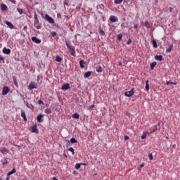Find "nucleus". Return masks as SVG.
I'll return each instance as SVG.
<instances>
[{
  "label": "nucleus",
  "mask_w": 180,
  "mask_h": 180,
  "mask_svg": "<svg viewBox=\"0 0 180 180\" xmlns=\"http://www.w3.org/2000/svg\"><path fill=\"white\" fill-rule=\"evenodd\" d=\"M66 46L68 48V50L70 53V55L72 56L73 57H75V47L70 45L68 42H66Z\"/></svg>",
  "instance_id": "1"
},
{
  "label": "nucleus",
  "mask_w": 180,
  "mask_h": 180,
  "mask_svg": "<svg viewBox=\"0 0 180 180\" xmlns=\"http://www.w3.org/2000/svg\"><path fill=\"white\" fill-rule=\"evenodd\" d=\"M37 86H39L37 83L34 82H31L30 85L27 86V89L29 91H33V89H37Z\"/></svg>",
  "instance_id": "2"
},
{
  "label": "nucleus",
  "mask_w": 180,
  "mask_h": 180,
  "mask_svg": "<svg viewBox=\"0 0 180 180\" xmlns=\"http://www.w3.org/2000/svg\"><path fill=\"white\" fill-rule=\"evenodd\" d=\"M133 95H134V89L124 93V96H127L128 98H131V96H133Z\"/></svg>",
  "instance_id": "3"
},
{
  "label": "nucleus",
  "mask_w": 180,
  "mask_h": 180,
  "mask_svg": "<svg viewBox=\"0 0 180 180\" xmlns=\"http://www.w3.org/2000/svg\"><path fill=\"white\" fill-rule=\"evenodd\" d=\"M34 27L36 29H40V25L39 24V19L37 18V15H34Z\"/></svg>",
  "instance_id": "4"
},
{
  "label": "nucleus",
  "mask_w": 180,
  "mask_h": 180,
  "mask_svg": "<svg viewBox=\"0 0 180 180\" xmlns=\"http://www.w3.org/2000/svg\"><path fill=\"white\" fill-rule=\"evenodd\" d=\"M45 19L49 22V23L53 24L54 23V19L53 18L50 17L48 14L45 15Z\"/></svg>",
  "instance_id": "5"
},
{
  "label": "nucleus",
  "mask_w": 180,
  "mask_h": 180,
  "mask_svg": "<svg viewBox=\"0 0 180 180\" xmlns=\"http://www.w3.org/2000/svg\"><path fill=\"white\" fill-rule=\"evenodd\" d=\"M9 91H10L9 87L6 86H4L3 88L2 95H4V96H5V95H8V94L9 93Z\"/></svg>",
  "instance_id": "6"
},
{
  "label": "nucleus",
  "mask_w": 180,
  "mask_h": 180,
  "mask_svg": "<svg viewBox=\"0 0 180 180\" xmlns=\"http://www.w3.org/2000/svg\"><path fill=\"white\" fill-rule=\"evenodd\" d=\"M61 89H63V91L65 90L68 91V89H70V84L66 83L62 85Z\"/></svg>",
  "instance_id": "7"
},
{
  "label": "nucleus",
  "mask_w": 180,
  "mask_h": 180,
  "mask_svg": "<svg viewBox=\"0 0 180 180\" xmlns=\"http://www.w3.org/2000/svg\"><path fill=\"white\" fill-rule=\"evenodd\" d=\"M32 40L34 41V43H36L37 44H40V43H41V40L39 39L37 37H33L32 38Z\"/></svg>",
  "instance_id": "8"
},
{
  "label": "nucleus",
  "mask_w": 180,
  "mask_h": 180,
  "mask_svg": "<svg viewBox=\"0 0 180 180\" xmlns=\"http://www.w3.org/2000/svg\"><path fill=\"white\" fill-rule=\"evenodd\" d=\"M0 152H1L2 154H8V153H9V150L6 149V148H0Z\"/></svg>",
  "instance_id": "9"
},
{
  "label": "nucleus",
  "mask_w": 180,
  "mask_h": 180,
  "mask_svg": "<svg viewBox=\"0 0 180 180\" xmlns=\"http://www.w3.org/2000/svg\"><path fill=\"white\" fill-rule=\"evenodd\" d=\"M21 117L24 119L25 122H27V118L26 117V113L23 110L21 111Z\"/></svg>",
  "instance_id": "10"
},
{
  "label": "nucleus",
  "mask_w": 180,
  "mask_h": 180,
  "mask_svg": "<svg viewBox=\"0 0 180 180\" xmlns=\"http://www.w3.org/2000/svg\"><path fill=\"white\" fill-rule=\"evenodd\" d=\"M37 122H39V123H42V122H44L43 115H38L37 117Z\"/></svg>",
  "instance_id": "11"
},
{
  "label": "nucleus",
  "mask_w": 180,
  "mask_h": 180,
  "mask_svg": "<svg viewBox=\"0 0 180 180\" xmlns=\"http://www.w3.org/2000/svg\"><path fill=\"white\" fill-rule=\"evenodd\" d=\"M110 22H112V23H115L116 22H117V18H116L115 16L112 15V16L110 17Z\"/></svg>",
  "instance_id": "12"
},
{
  "label": "nucleus",
  "mask_w": 180,
  "mask_h": 180,
  "mask_svg": "<svg viewBox=\"0 0 180 180\" xmlns=\"http://www.w3.org/2000/svg\"><path fill=\"white\" fill-rule=\"evenodd\" d=\"M32 130V133H39V130H37V125H34L31 127Z\"/></svg>",
  "instance_id": "13"
},
{
  "label": "nucleus",
  "mask_w": 180,
  "mask_h": 180,
  "mask_svg": "<svg viewBox=\"0 0 180 180\" xmlns=\"http://www.w3.org/2000/svg\"><path fill=\"white\" fill-rule=\"evenodd\" d=\"M149 81L146 80V92H148L150 91V84H149Z\"/></svg>",
  "instance_id": "14"
},
{
  "label": "nucleus",
  "mask_w": 180,
  "mask_h": 180,
  "mask_svg": "<svg viewBox=\"0 0 180 180\" xmlns=\"http://www.w3.org/2000/svg\"><path fill=\"white\" fill-rule=\"evenodd\" d=\"M162 56L161 55H156L155 56V60H157L158 61H162Z\"/></svg>",
  "instance_id": "15"
},
{
  "label": "nucleus",
  "mask_w": 180,
  "mask_h": 180,
  "mask_svg": "<svg viewBox=\"0 0 180 180\" xmlns=\"http://www.w3.org/2000/svg\"><path fill=\"white\" fill-rule=\"evenodd\" d=\"M4 54H11V49L4 48L3 49Z\"/></svg>",
  "instance_id": "16"
},
{
  "label": "nucleus",
  "mask_w": 180,
  "mask_h": 180,
  "mask_svg": "<svg viewBox=\"0 0 180 180\" xmlns=\"http://www.w3.org/2000/svg\"><path fill=\"white\" fill-rule=\"evenodd\" d=\"M147 134H150V131L143 132V135L141 136L142 140H144V139L147 138Z\"/></svg>",
  "instance_id": "17"
},
{
  "label": "nucleus",
  "mask_w": 180,
  "mask_h": 180,
  "mask_svg": "<svg viewBox=\"0 0 180 180\" xmlns=\"http://www.w3.org/2000/svg\"><path fill=\"white\" fill-rule=\"evenodd\" d=\"M79 65L81 68H85V61H84V60H81L79 61Z\"/></svg>",
  "instance_id": "18"
},
{
  "label": "nucleus",
  "mask_w": 180,
  "mask_h": 180,
  "mask_svg": "<svg viewBox=\"0 0 180 180\" xmlns=\"http://www.w3.org/2000/svg\"><path fill=\"white\" fill-rule=\"evenodd\" d=\"M157 130H158V125H155L153 129V131H149V133L150 134H153V133H155V131H156Z\"/></svg>",
  "instance_id": "19"
},
{
  "label": "nucleus",
  "mask_w": 180,
  "mask_h": 180,
  "mask_svg": "<svg viewBox=\"0 0 180 180\" xmlns=\"http://www.w3.org/2000/svg\"><path fill=\"white\" fill-rule=\"evenodd\" d=\"M56 61H57V63H61L63 61V58L57 56L56 57Z\"/></svg>",
  "instance_id": "20"
},
{
  "label": "nucleus",
  "mask_w": 180,
  "mask_h": 180,
  "mask_svg": "<svg viewBox=\"0 0 180 180\" xmlns=\"http://www.w3.org/2000/svg\"><path fill=\"white\" fill-rule=\"evenodd\" d=\"M1 11H6L8 9V6L6 4H1Z\"/></svg>",
  "instance_id": "21"
},
{
  "label": "nucleus",
  "mask_w": 180,
  "mask_h": 180,
  "mask_svg": "<svg viewBox=\"0 0 180 180\" xmlns=\"http://www.w3.org/2000/svg\"><path fill=\"white\" fill-rule=\"evenodd\" d=\"M142 25L145 26L147 29H150V26L148 22H142Z\"/></svg>",
  "instance_id": "22"
},
{
  "label": "nucleus",
  "mask_w": 180,
  "mask_h": 180,
  "mask_svg": "<svg viewBox=\"0 0 180 180\" xmlns=\"http://www.w3.org/2000/svg\"><path fill=\"white\" fill-rule=\"evenodd\" d=\"M173 48H174V45L170 44L168 49L166 50L167 53H169L170 51H172Z\"/></svg>",
  "instance_id": "23"
},
{
  "label": "nucleus",
  "mask_w": 180,
  "mask_h": 180,
  "mask_svg": "<svg viewBox=\"0 0 180 180\" xmlns=\"http://www.w3.org/2000/svg\"><path fill=\"white\" fill-rule=\"evenodd\" d=\"M6 25H7V26H8V27H10V29H13V25L11 22L6 21Z\"/></svg>",
  "instance_id": "24"
},
{
  "label": "nucleus",
  "mask_w": 180,
  "mask_h": 180,
  "mask_svg": "<svg viewBox=\"0 0 180 180\" xmlns=\"http://www.w3.org/2000/svg\"><path fill=\"white\" fill-rule=\"evenodd\" d=\"M15 172H16V169L15 168H13L11 172H9L8 173V176H11V175H13V174H15Z\"/></svg>",
  "instance_id": "25"
},
{
  "label": "nucleus",
  "mask_w": 180,
  "mask_h": 180,
  "mask_svg": "<svg viewBox=\"0 0 180 180\" xmlns=\"http://www.w3.org/2000/svg\"><path fill=\"white\" fill-rule=\"evenodd\" d=\"M157 65V62H153L150 63V70H154V67Z\"/></svg>",
  "instance_id": "26"
},
{
  "label": "nucleus",
  "mask_w": 180,
  "mask_h": 180,
  "mask_svg": "<svg viewBox=\"0 0 180 180\" xmlns=\"http://www.w3.org/2000/svg\"><path fill=\"white\" fill-rule=\"evenodd\" d=\"M84 77V78H89V77H91V72L89 71V72H85Z\"/></svg>",
  "instance_id": "27"
},
{
  "label": "nucleus",
  "mask_w": 180,
  "mask_h": 180,
  "mask_svg": "<svg viewBox=\"0 0 180 180\" xmlns=\"http://www.w3.org/2000/svg\"><path fill=\"white\" fill-rule=\"evenodd\" d=\"M72 117H73V119H79V114L75 113L72 115Z\"/></svg>",
  "instance_id": "28"
},
{
  "label": "nucleus",
  "mask_w": 180,
  "mask_h": 180,
  "mask_svg": "<svg viewBox=\"0 0 180 180\" xmlns=\"http://www.w3.org/2000/svg\"><path fill=\"white\" fill-rule=\"evenodd\" d=\"M114 2L115 5H119L123 2V0H114Z\"/></svg>",
  "instance_id": "29"
},
{
  "label": "nucleus",
  "mask_w": 180,
  "mask_h": 180,
  "mask_svg": "<svg viewBox=\"0 0 180 180\" xmlns=\"http://www.w3.org/2000/svg\"><path fill=\"white\" fill-rule=\"evenodd\" d=\"M102 71H103V70L102 69V66H98V68H96L97 72H102Z\"/></svg>",
  "instance_id": "30"
},
{
  "label": "nucleus",
  "mask_w": 180,
  "mask_h": 180,
  "mask_svg": "<svg viewBox=\"0 0 180 180\" xmlns=\"http://www.w3.org/2000/svg\"><path fill=\"white\" fill-rule=\"evenodd\" d=\"M153 46L154 49H157V47H158V45L157 44V41L155 40H153Z\"/></svg>",
  "instance_id": "31"
},
{
  "label": "nucleus",
  "mask_w": 180,
  "mask_h": 180,
  "mask_svg": "<svg viewBox=\"0 0 180 180\" xmlns=\"http://www.w3.org/2000/svg\"><path fill=\"white\" fill-rule=\"evenodd\" d=\"M99 34H100V36H105V31H103L102 29H100Z\"/></svg>",
  "instance_id": "32"
},
{
  "label": "nucleus",
  "mask_w": 180,
  "mask_h": 180,
  "mask_svg": "<svg viewBox=\"0 0 180 180\" xmlns=\"http://www.w3.org/2000/svg\"><path fill=\"white\" fill-rule=\"evenodd\" d=\"M68 151H70V153H72V155H74V154H75V152L74 151V148L72 147L69 148Z\"/></svg>",
  "instance_id": "33"
},
{
  "label": "nucleus",
  "mask_w": 180,
  "mask_h": 180,
  "mask_svg": "<svg viewBox=\"0 0 180 180\" xmlns=\"http://www.w3.org/2000/svg\"><path fill=\"white\" fill-rule=\"evenodd\" d=\"M63 4H64L65 6H69V5H70V0H65Z\"/></svg>",
  "instance_id": "34"
},
{
  "label": "nucleus",
  "mask_w": 180,
  "mask_h": 180,
  "mask_svg": "<svg viewBox=\"0 0 180 180\" xmlns=\"http://www.w3.org/2000/svg\"><path fill=\"white\" fill-rule=\"evenodd\" d=\"M45 113H46V115H50V114H51V109H49V108L46 109V110H45Z\"/></svg>",
  "instance_id": "35"
},
{
  "label": "nucleus",
  "mask_w": 180,
  "mask_h": 180,
  "mask_svg": "<svg viewBox=\"0 0 180 180\" xmlns=\"http://www.w3.org/2000/svg\"><path fill=\"white\" fill-rule=\"evenodd\" d=\"M70 143H78V141H77V139H75V138H71L70 139Z\"/></svg>",
  "instance_id": "36"
},
{
  "label": "nucleus",
  "mask_w": 180,
  "mask_h": 180,
  "mask_svg": "<svg viewBox=\"0 0 180 180\" xmlns=\"http://www.w3.org/2000/svg\"><path fill=\"white\" fill-rule=\"evenodd\" d=\"M148 157L150 161H153V160H154V157L153 156L152 153L149 154Z\"/></svg>",
  "instance_id": "37"
},
{
  "label": "nucleus",
  "mask_w": 180,
  "mask_h": 180,
  "mask_svg": "<svg viewBox=\"0 0 180 180\" xmlns=\"http://www.w3.org/2000/svg\"><path fill=\"white\" fill-rule=\"evenodd\" d=\"M81 165H82V164H79V163L76 164L75 165L76 169H79V168H81Z\"/></svg>",
  "instance_id": "38"
},
{
  "label": "nucleus",
  "mask_w": 180,
  "mask_h": 180,
  "mask_svg": "<svg viewBox=\"0 0 180 180\" xmlns=\"http://www.w3.org/2000/svg\"><path fill=\"white\" fill-rule=\"evenodd\" d=\"M122 37H123V35H122L121 34H118L117 35V40H120V41L122 40Z\"/></svg>",
  "instance_id": "39"
},
{
  "label": "nucleus",
  "mask_w": 180,
  "mask_h": 180,
  "mask_svg": "<svg viewBox=\"0 0 180 180\" xmlns=\"http://www.w3.org/2000/svg\"><path fill=\"white\" fill-rule=\"evenodd\" d=\"M3 165H8V160L7 159H4V162H3Z\"/></svg>",
  "instance_id": "40"
},
{
  "label": "nucleus",
  "mask_w": 180,
  "mask_h": 180,
  "mask_svg": "<svg viewBox=\"0 0 180 180\" xmlns=\"http://www.w3.org/2000/svg\"><path fill=\"white\" fill-rule=\"evenodd\" d=\"M18 12L20 13V15H22V13H23V9L18 8Z\"/></svg>",
  "instance_id": "41"
},
{
  "label": "nucleus",
  "mask_w": 180,
  "mask_h": 180,
  "mask_svg": "<svg viewBox=\"0 0 180 180\" xmlns=\"http://www.w3.org/2000/svg\"><path fill=\"white\" fill-rule=\"evenodd\" d=\"M38 103H39V105H44V103H43V101L41 100H39Z\"/></svg>",
  "instance_id": "42"
},
{
  "label": "nucleus",
  "mask_w": 180,
  "mask_h": 180,
  "mask_svg": "<svg viewBox=\"0 0 180 180\" xmlns=\"http://www.w3.org/2000/svg\"><path fill=\"white\" fill-rule=\"evenodd\" d=\"M127 44H131V39H129L127 41Z\"/></svg>",
  "instance_id": "43"
},
{
  "label": "nucleus",
  "mask_w": 180,
  "mask_h": 180,
  "mask_svg": "<svg viewBox=\"0 0 180 180\" xmlns=\"http://www.w3.org/2000/svg\"><path fill=\"white\" fill-rule=\"evenodd\" d=\"M129 136L126 135V136H124V140H125V141L129 140Z\"/></svg>",
  "instance_id": "44"
},
{
  "label": "nucleus",
  "mask_w": 180,
  "mask_h": 180,
  "mask_svg": "<svg viewBox=\"0 0 180 180\" xmlns=\"http://www.w3.org/2000/svg\"><path fill=\"white\" fill-rule=\"evenodd\" d=\"M139 27V25L136 24L134 25V29H137Z\"/></svg>",
  "instance_id": "45"
},
{
  "label": "nucleus",
  "mask_w": 180,
  "mask_h": 180,
  "mask_svg": "<svg viewBox=\"0 0 180 180\" xmlns=\"http://www.w3.org/2000/svg\"><path fill=\"white\" fill-rule=\"evenodd\" d=\"M57 33L56 32H52L51 35L53 36V37H55V36H56Z\"/></svg>",
  "instance_id": "46"
},
{
  "label": "nucleus",
  "mask_w": 180,
  "mask_h": 180,
  "mask_svg": "<svg viewBox=\"0 0 180 180\" xmlns=\"http://www.w3.org/2000/svg\"><path fill=\"white\" fill-rule=\"evenodd\" d=\"M118 64L120 67H122L123 65V63L121 61L118 62Z\"/></svg>",
  "instance_id": "47"
},
{
  "label": "nucleus",
  "mask_w": 180,
  "mask_h": 180,
  "mask_svg": "<svg viewBox=\"0 0 180 180\" xmlns=\"http://www.w3.org/2000/svg\"><path fill=\"white\" fill-rule=\"evenodd\" d=\"M94 108H95V105H92L89 107L90 109H94Z\"/></svg>",
  "instance_id": "48"
},
{
  "label": "nucleus",
  "mask_w": 180,
  "mask_h": 180,
  "mask_svg": "<svg viewBox=\"0 0 180 180\" xmlns=\"http://www.w3.org/2000/svg\"><path fill=\"white\" fill-rule=\"evenodd\" d=\"M144 167V163H142L141 165H140V167L143 168Z\"/></svg>",
  "instance_id": "49"
},
{
  "label": "nucleus",
  "mask_w": 180,
  "mask_h": 180,
  "mask_svg": "<svg viewBox=\"0 0 180 180\" xmlns=\"http://www.w3.org/2000/svg\"><path fill=\"white\" fill-rule=\"evenodd\" d=\"M172 85H176L177 83L176 82H171Z\"/></svg>",
  "instance_id": "50"
},
{
  "label": "nucleus",
  "mask_w": 180,
  "mask_h": 180,
  "mask_svg": "<svg viewBox=\"0 0 180 180\" xmlns=\"http://www.w3.org/2000/svg\"><path fill=\"white\" fill-rule=\"evenodd\" d=\"M1 60H4V57L2 56H0V61H1Z\"/></svg>",
  "instance_id": "51"
},
{
  "label": "nucleus",
  "mask_w": 180,
  "mask_h": 180,
  "mask_svg": "<svg viewBox=\"0 0 180 180\" xmlns=\"http://www.w3.org/2000/svg\"><path fill=\"white\" fill-rule=\"evenodd\" d=\"M171 84V82H166V85H169Z\"/></svg>",
  "instance_id": "52"
},
{
  "label": "nucleus",
  "mask_w": 180,
  "mask_h": 180,
  "mask_svg": "<svg viewBox=\"0 0 180 180\" xmlns=\"http://www.w3.org/2000/svg\"><path fill=\"white\" fill-rule=\"evenodd\" d=\"M172 7H169V12H172Z\"/></svg>",
  "instance_id": "53"
},
{
  "label": "nucleus",
  "mask_w": 180,
  "mask_h": 180,
  "mask_svg": "<svg viewBox=\"0 0 180 180\" xmlns=\"http://www.w3.org/2000/svg\"><path fill=\"white\" fill-rule=\"evenodd\" d=\"M14 84H15L16 86H18V82H14Z\"/></svg>",
  "instance_id": "54"
},
{
  "label": "nucleus",
  "mask_w": 180,
  "mask_h": 180,
  "mask_svg": "<svg viewBox=\"0 0 180 180\" xmlns=\"http://www.w3.org/2000/svg\"><path fill=\"white\" fill-rule=\"evenodd\" d=\"M53 180H58V179L57 178H56V177H53Z\"/></svg>",
  "instance_id": "55"
},
{
  "label": "nucleus",
  "mask_w": 180,
  "mask_h": 180,
  "mask_svg": "<svg viewBox=\"0 0 180 180\" xmlns=\"http://www.w3.org/2000/svg\"><path fill=\"white\" fill-rule=\"evenodd\" d=\"M149 131H153V129H149Z\"/></svg>",
  "instance_id": "56"
},
{
  "label": "nucleus",
  "mask_w": 180,
  "mask_h": 180,
  "mask_svg": "<svg viewBox=\"0 0 180 180\" xmlns=\"http://www.w3.org/2000/svg\"><path fill=\"white\" fill-rule=\"evenodd\" d=\"M96 176V174H94V176Z\"/></svg>",
  "instance_id": "57"
},
{
  "label": "nucleus",
  "mask_w": 180,
  "mask_h": 180,
  "mask_svg": "<svg viewBox=\"0 0 180 180\" xmlns=\"http://www.w3.org/2000/svg\"><path fill=\"white\" fill-rule=\"evenodd\" d=\"M0 180H2V179H1V178H0Z\"/></svg>",
  "instance_id": "58"
}]
</instances>
